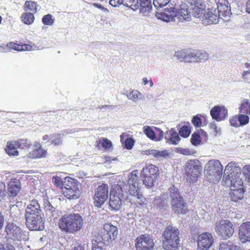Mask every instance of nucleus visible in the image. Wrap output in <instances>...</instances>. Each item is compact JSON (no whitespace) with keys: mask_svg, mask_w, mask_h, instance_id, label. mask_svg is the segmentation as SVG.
<instances>
[{"mask_svg":"<svg viewBox=\"0 0 250 250\" xmlns=\"http://www.w3.org/2000/svg\"><path fill=\"white\" fill-rule=\"evenodd\" d=\"M241 175L240 169L235 163L230 162L226 167L223 182L230 187L231 200L235 202L243 198V182Z\"/></svg>","mask_w":250,"mask_h":250,"instance_id":"f257e3e1","label":"nucleus"},{"mask_svg":"<svg viewBox=\"0 0 250 250\" xmlns=\"http://www.w3.org/2000/svg\"><path fill=\"white\" fill-rule=\"evenodd\" d=\"M59 226L62 231L74 233L83 228V219L79 213L66 214L63 215L60 219Z\"/></svg>","mask_w":250,"mask_h":250,"instance_id":"f03ea898","label":"nucleus"},{"mask_svg":"<svg viewBox=\"0 0 250 250\" xmlns=\"http://www.w3.org/2000/svg\"><path fill=\"white\" fill-rule=\"evenodd\" d=\"M82 185L69 177L64 178L62 191L65 197L69 199H78L82 193Z\"/></svg>","mask_w":250,"mask_h":250,"instance_id":"7ed1b4c3","label":"nucleus"},{"mask_svg":"<svg viewBox=\"0 0 250 250\" xmlns=\"http://www.w3.org/2000/svg\"><path fill=\"white\" fill-rule=\"evenodd\" d=\"M179 231L171 226H167L163 232V248L166 250H175L179 245Z\"/></svg>","mask_w":250,"mask_h":250,"instance_id":"20e7f679","label":"nucleus"},{"mask_svg":"<svg viewBox=\"0 0 250 250\" xmlns=\"http://www.w3.org/2000/svg\"><path fill=\"white\" fill-rule=\"evenodd\" d=\"M223 166L217 160L209 161L205 166V175L210 182H218L222 176Z\"/></svg>","mask_w":250,"mask_h":250,"instance_id":"39448f33","label":"nucleus"},{"mask_svg":"<svg viewBox=\"0 0 250 250\" xmlns=\"http://www.w3.org/2000/svg\"><path fill=\"white\" fill-rule=\"evenodd\" d=\"M169 192L172 211L177 214H186L188 211V208L178 189L173 186L170 188Z\"/></svg>","mask_w":250,"mask_h":250,"instance_id":"423d86ee","label":"nucleus"},{"mask_svg":"<svg viewBox=\"0 0 250 250\" xmlns=\"http://www.w3.org/2000/svg\"><path fill=\"white\" fill-rule=\"evenodd\" d=\"M138 171L134 170L130 173L128 175V191L131 195L137 196V200L136 202L141 205L143 203V201L141 198L143 196L141 194L138 193L139 189V177L138 176Z\"/></svg>","mask_w":250,"mask_h":250,"instance_id":"0eeeda50","label":"nucleus"},{"mask_svg":"<svg viewBox=\"0 0 250 250\" xmlns=\"http://www.w3.org/2000/svg\"><path fill=\"white\" fill-rule=\"evenodd\" d=\"M215 230L217 234L224 239L232 236L234 232L233 224L227 220H222L215 223Z\"/></svg>","mask_w":250,"mask_h":250,"instance_id":"6e6552de","label":"nucleus"},{"mask_svg":"<svg viewBox=\"0 0 250 250\" xmlns=\"http://www.w3.org/2000/svg\"><path fill=\"white\" fill-rule=\"evenodd\" d=\"M159 170L157 167L153 165L145 166L141 171V175L144 178L143 184L147 187L154 186V182L158 175Z\"/></svg>","mask_w":250,"mask_h":250,"instance_id":"1a4fd4ad","label":"nucleus"},{"mask_svg":"<svg viewBox=\"0 0 250 250\" xmlns=\"http://www.w3.org/2000/svg\"><path fill=\"white\" fill-rule=\"evenodd\" d=\"M124 194L122 188L119 185H116L111 191L109 202L112 210H118L122 205Z\"/></svg>","mask_w":250,"mask_h":250,"instance_id":"9d476101","label":"nucleus"},{"mask_svg":"<svg viewBox=\"0 0 250 250\" xmlns=\"http://www.w3.org/2000/svg\"><path fill=\"white\" fill-rule=\"evenodd\" d=\"M26 227L31 230H42L44 228L42 215H25Z\"/></svg>","mask_w":250,"mask_h":250,"instance_id":"9b49d317","label":"nucleus"},{"mask_svg":"<svg viewBox=\"0 0 250 250\" xmlns=\"http://www.w3.org/2000/svg\"><path fill=\"white\" fill-rule=\"evenodd\" d=\"M154 243L152 236L148 234H143L135 240L136 250H153Z\"/></svg>","mask_w":250,"mask_h":250,"instance_id":"f8f14e48","label":"nucleus"},{"mask_svg":"<svg viewBox=\"0 0 250 250\" xmlns=\"http://www.w3.org/2000/svg\"><path fill=\"white\" fill-rule=\"evenodd\" d=\"M108 196V186L103 184L98 187L95 190L94 200V204L97 207H101L106 200Z\"/></svg>","mask_w":250,"mask_h":250,"instance_id":"ddd939ff","label":"nucleus"},{"mask_svg":"<svg viewBox=\"0 0 250 250\" xmlns=\"http://www.w3.org/2000/svg\"><path fill=\"white\" fill-rule=\"evenodd\" d=\"M187 181L189 184L196 182L200 175L199 167L192 162L187 163L185 168Z\"/></svg>","mask_w":250,"mask_h":250,"instance_id":"4468645a","label":"nucleus"},{"mask_svg":"<svg viewBox=\"0 0 250 250\" xmlns=\"http://www.w3.org/2000/svg\"><path fill=\"white\" fill-rule=\"evenodd\" d=\"M211 233L204 232L199 235L197 239L198 250H207L213 243Z\"/></svg>","mask_w":250,"mask_h":250,"instance_id":"2eb2a0df","label":"nucleus"},{"mask_svg":"<svg viewBox=\"0 0 250 250\" xmlns=\"http://www.w3.org/2000/svg\"><path fill=\"white\" fill-rule=\"evenodd\" d=\"M189 5L192 10V15L197 18H204L206 6L203 0H191Z\"/></svg>","mask_w":250,"mask_h":250,"instance_id":"dca6fc26","label":"nucleus"},{"mask_svg":"<svg viewBox=\"0 0 250 250\" xmlns=\"http://www.w3.org/2000/svg\"><path fill=\"white\" fill-rule=\"evenodd\" d=\"M6 232L8 237L14 240L21 241L22 237L21 230L20 227L13 223H9L6 227Z\"/></svg>","mask_w":250,"mask_h":250,"instance_id":"f3484780","label":"nucleus"},{"mask_svg":"<svg viewBox=\"0 0 250 250\" xmlns=\"http://www.w3.org/2000/svg\"><path fill=\"white\" fill-rule=\"evenodd\" d=\"M212 119L217 121L224 120L228 115V110L224 106H215L210 111Z\"/></svg>","mask_w":250,"mask_h":250,"instance_id":"a211bd4d","label":"nucleus"},{"mask_svg":"<svg viewBox=\"0 0 250 250\" xmlns=\"http://www.w3.org/2000/svg\"><path fill=\"white\" fill-rule=\"evenodd\" d=\"M239 237L242 243L250 241V222H247L239 227Z\"/></svg>","mask_w":250,"mask_h":250,"instance_id":"6ab92c4d","label":"nucleus"},{"mask_svg":"<svg viewBox=\"0 0 250 250\" xmlns=\"http://www.w3.org/2000/svg\"><path fill=\"white\" fill-rule=\"evenodd\" d=\"M177 16V10L174 7H170L165 9L164 11L156 15L157 17L166 22H169L174 20Z\"/></svg>","mask_w":250,"mask_h":250,"instance_id":"aec40b11","label":"nucleus"},{"mask_svg":"<svg viewBox=\"0 0 250 250\" xmlns=\"http://www.w3.org/2000/svg\"><path fill=\"white\" fill-rule=\"evenodd\" d=\"M21 189V184L16 179H12L8 184V195L10 197H16Z\"/></svg>","mask_w":250,"mask_h":250,"instance_id":"412c9836","label":"nucleus"},{"mask_svg":"<svg viewBox=\"0 0 250 250\" xmlns=\"http://www.w3.org/2000/svg\"><path fill=\"white\" fill-rule=\"evenodd\" d=\"M43 208L46 217L48 219H52L57 217L58 213L56 207L48 200H44Z\"/></svg>","mask_w":250,"mask_h":250,"instance_id":"4be33fe9","label":"nucleus"},{"mask_svg":"<svg viewBox=\"0 0 250 250\" xmlns=\"http://www.w3.org/2000/svg\"><path fill=\"white\" fill-rule=\"evenodd\" d=\"M189 2L181 4L178 11H177L176 16L180 21L187 20L190 18V12L189 10Z\"/></svg>","mask_w":250,"mask_h":250,"instance_id":"5701e85b","label":"nucleus"},{"mask_svg":"<svg viewBox=\"0 0 250 250\" xmlns=\"http://www.w3.org/2000/svg\"><path fill=\"white\" fill-rule=\"evenodd\" d=\"M42 215L40 205L36 200H32L25 208V215Z\"/></svg>","mask_w":250,"mask_h":250,"instance_id":"b1692460","label":"nucleus"},{"mask_svg":"<svg viewBox=\"0 0 250 250\" xmlns=\"http://www.w3.org/2000/svg\"><path fill=\"white\" fill-rule=\"evenodd\" d=\"M94 237L95 238L92 239V240H96V242L98 243L100 245H107V243L112 241L111 236H109L108 232H106L104 228L103 229L101 230L100 232L95 235Z\"/></svg>","mask_w":250,"mask_h":250,"instance_id":"393cba45","label":"nucleus"},{"mask_svg":"<svg viewBox=\"0 0 250 250\" xmlns=\"http://www.w3.org/2000/svg\"><path fill=\"white\" fill-rule=\"evenodd\" d=\"M216 9L220 18H226V20H228L227 18L229 16L231 11L230 7L227 4L219 2Z\"/></svg>","mask_w":250,"mask_h":250,"instance_id":"a878e982","label":"nucleus"},{"mask_svg":"<svg viewBox=\"0 0 250 250\" xmlns=\"http://www.w3.org/2000/svg\"><path fill=\"white\" fill-rule=\"evenodd\" d=\"M208 12L205 13L204 17L205 19L208 20V23H217L219 21V15L217 13L216 9H208Z\"/></svg>","mask_w":250,"mask_h":250,"instance_id":"bb28decb","label":"nucleus"},{"mask_svg":"<svg viewBox=\"0 0 250 250\" xmlns=\"http://www.w3.org/2000/svg\"><path fill=\"white\" fill-rule=\"evenodd\" d=\"M18 148H19L18 141H9L7 143L5 151L9 155L18 156L19 154L17 150Z\"/></svg>","mask_w":250,"mask_h":250,"instance_id":"cd10ccee","label":"nucleus"},{"mask_svg":"<svg viewBox=\"0 0 250 250\" xmlns=\"http://www.w3.org/2000/svg\"><path fill=\"white\" fill-rule=\"evenodd\" d=\"M9 211L10 215L13 219H16L19 218L21 215V210L18 206L16 205L17 202L13 199L9 200Z\"/></svg>","mask_w":250,"mask_h":250,"instance_id":"c85d7f7f","label":"nucleus"},{"mask_svg":"<svg viewBox=\"0 0 250 250\" xmlns=\"http://www.w3.org/2000/svg\"><path fill=\"white\" fill-rule=\"evenodd\" d=\"M47 154L46 150L41 148V146H40L38 148L29 153L26 156L29 159L41 158L45 157Z\"/></svg>","mask_w":250,"mask_h":250,"instance_id":"c756f323","label":"nucleus"},{"mask_svg":"<svg viewBox=\"0 0 250 250\" xmlns=\"http://www.w3.org/2000/svg\"><path fill=\"white\" fill-rule=\"evenodd\" d=\"M165 139L173 145H177L181 138L176 132H173V129H172L170 131H167L165 133Z\"/></svg>","mask_w":250,"mask_h":250,"instance_id":"7c9ffc66","label":"nucleus"},{"mask_svg":"<svg viewBox=\"0 0 250 250\" xmlns=\"http://www.w3.org/2000/svg\"><path fill=\"white\" fill-rule=\"evenodd\" d=\"M139 5L141 13H149L152 9L151 0H139Z\"/></svg>","mask_w":250,"mask_h":250,"instance_id":"2f4dec72","label":"nucleus"},{"mask_svg":"<svg viewBox=\"0 0 250 250\" xmlns=\"http://www.w3.org/2000/svg\"><path fill=\"white\" fill-rule=\"evenodd\" d=\"M167 195L163 194L155 198L153 204L156 208H162L165 207L167 205Z\"/></svg>","mask_w":250,"mask_h":250,"instance_id":"473e14b6","label":"nucleus"},{"mask_svg":"<svg viewBox=\"0 0 250 250\" xmlns=\"http://www.w3.org/2000/svg\"><path fill=\"white\" fill-rule=\"evenodd\" d=\"M109 236H111V240H114L118 234L117 227L111 224H105L104 226Z\"/></svg>","mask_w":250,"mask_h":250,"instance_id":"72a5a7b5","label":"nucleus"},{"mask_svg":"<svg viewBox=\"0 0 250 250\" xmlns=\"http://www.w3.org/2000/svg\"><path fill=\"white\" fill-rule=\"evenodd\" d=\"M239 109L241 113L250 116V102L248 99L243 100Z\"/></svg>","mask_w":250,"mask_h":250,"instance_id":"f704fd0d","label":"nucleus"},{"mask_svg":"<svg viewBox=\"0 0 250 250\" xmlns=\"http://www.w3.org/2000/svg\"><path fill=\"white\" fill-rule=\"evenodd\" d=\"M127 98L134 102L138 101L142 99V94L138 90H132L126 94Z\"/></svg>","mask_w":250,"mask_h":250,"instance_id":"c9c22d12","label":"nucleus"},{"mask_svg":"<svg viewBox=\"0 0 250 250\" xmlns=\"http://www.w3.org/2000/svg\"><path fill=\"white\" fill-rule=\"evenodd\" d=\"M147 155H152L157 158H164L168 155V153L166 150L158 151L154 149L148 150Z\"/></svg>","mask_w":250,"mask_h":250,"instance_id":"e433bc0d","label":"nucleus"},{"mask_svg":"<svg viewBox=\"0 0 250 250\" xmlns=\"http://www.w3.org/2000/svg\"><path fill=\"white\" fill-rule=\"evenodd\" d=\"M21 21L26 24H32L34 20V17L32 13L26 12L21 17Z\"/></svg>","mask_w":250,"mask_h":250,"instance_id":"4c0bfd02","label":"nucleus"},{"mask_svg":"<svg viewBox=\"0 0 250 250\" xmlns=\"http://www.w3.org/2000/svg\"><path fill=\"white\" fill-rule=\"evenodd\" d=\"M123 5L135 11L139 8V0H123Z\"/></svg>","mask_w":250,"mask_h":250,"instance_id":"58836bf2","label":"nucleus"},{"mask_svg":"<svg viewBox=\"0 0 250 250\" xmlns=\"http://www.w3.org/2000/svg\"><path fill=\"white\" fill-rule=\"evenodd\" d=\"M219 250H239V248L235 245H233L230 241L227 243H221L219 246Z\"/></svg>","mask_w":250,"mask_h":250,"instance_id":"ea45409f","label":"nucleus"},{"mask_svg":"<svg viewBox=\"0 0 250 250\" xmlns=\"http://www.w3.org/2000/svg\"><path fill=\"white\" fill-rule=\"evenodd\" d=\"M144 132L147 137L152 140L156 139V135L155 132L153 130L152 128L149 126H144L143 127Z\"/></svg>","mask_w":250,"mask_h":250,"instance_id":"a19ab883","label":"nucleus"},{"mask_svg":"<svg viewBox=\"0 0 250 250\" xmlns=\"http://www.w3.org/2000/svg\"><path fill=\"white\" fill-rule=\"evenodd\" d=\"M190 126L188 125H184L179 130V133L180 135L183 137H188L190 133Z\"/></svg>","mask_w":250,"mask_h":250,"instance_id":"79ce46f5","label":"nucleus"},{"mask_svg":"<svg viewBox=\"0 0 250 250\" xmlns=\"http://www.w3.org/2000/svg\"><path fill=\"white\" fill-rule=\"evenodd\" d=\"M25 10L35 13L37 11V5L35 2L32 1H26L24 5Z\"/></svg>","mask_w":250,"mask_h":250,"instance_id":"37998d69","label":"nucleus"},{"mask_svg":"<svg viewBox=\"0 0 250 250\" xmlns=\"http://www.w3.org/2000/svg\"><path fill=\"white\" fill-rule=\"evenodd\" d=\"M190 142L191 144L194 146H197L201 144V137L199 133L194 132L192 135L190 139Z\"/></svg>","mask_w":250,"mask_h":250,"instance_id":"c03bdc74","label":"nucleus"},{"mask_svg":"<svg viewBox=\"0 0 250 250\" xmlns=\"http://www.w3.org/2000/svg\"><path fill=\"white\" fill-rule=\"evenodd\" d=\"M18 142L19 148L21 149L28 148L32 146L30 141L27 139H21Z\"/></svg>","mask_w":250,"mask_h":250,"instance_id":"a18cd8bd","label":"nucleus"},{"mask_svg":"<svg viewBox=\"0 0 250 250\" xmlns=\"http://www.w3.org/2000/svg\"><path fill=\"white\" fill-rule=\"evenodd\" d=\"M242 170L246 181L250 184V165H245L242 168Z\"/></svg>","mask_w":250,"mask_h":250,"instance_id":"49530a36","label":"nucleus"},{"mask_svg":"<svg viewBox=\"0 0 250 250\" xmlns=\"http://www.w3.org/2000/svg\"><path fill=\"white\" fill-rule=\"evenodd\" d=\"M209 128L213 132L214 136H216L218 134H220L221 132V129L218 127L215 122H212L209 124Z\"/></svg>","mask_w":250,"mask_h":250,"instance_id":"de8ad7c7","label":"nucleus"},{"mask_svg":"<svg viewBox=\"0 0 250 250\" xmlns=\"http://www.w3.org/2000/svg\"><path fill=\"white\" fill-rule=\"evenodd\" d=\"M171 0H153V4L156 8L162 7L167 5Z\"/></svg>","mask_w":250,"mask_h":250,"instance_id":"09e8293b","label":"nucleus"},{"mask_svg":"<svg viewBox=\"0 0 250 250\" xmlns=\"http://www.w3.org/2000/svg\"><path fill=\"white\" fill-rule=\"evenodd\" d=\"M239 122L240 124V125H243L247 124L249 122V116L245 114H240L238 117Z\"/></svg>","mask_w":250,"mask_h":250,"instance_id":"8fccbe9b","label":"nucleus"},{"mask_svg":"<svg viewBox=\"0 0 250 250\" xmlns=\"http://www.w3.org/2000/svg\"><path fill=\"white\" fill-rule=\"evenodd\" d=\"M186 52L184 50H181L175 52L174 57L180 61H185L186 59Z\"/></svg>","mask_w":250,"mask_h":250,"instance_id":"3c124183","label":"nucleus"},{"mask_svg":"<svg viewBox=\"0 0 250 250\" xmlns=\"http://www.w3.org/2000/svg\"><path fill=\"white\" fill-rule=\"evenodd\" d=\"M54 20L52 18V16L50 14L44 16L42 19V22L45 25H52L54 22Z\"/></svg>","mask_w":250,"mask_h":250,"instance_id":"603ef678","label":"nucleus"},{"mask_svg":"<svg viewBox=\"0 0 250 250\" xmlns=\"http://www.w3.org/2000/svg\"><path fill=\"white\" fill-rule=\"evenodd\" d=\"M199 62L205 61L208 59L209 55L207 52L203 50H199Z\"/></svg>","mask_w":250,"mask_h":250,"instance_id":"864d4df0","label":"nucleus"},{"mask_svg":"<svg viewBox=\"0 0 250 250\" xmlns=\"http://www.w3.org/2000/svg\"><path fill=\"white\" fill-rule=\"evenodd\" d=\"M53 182L57 187L62 186L63 187V181L59 176H54L52 178Z\"/></svg>","mask_w":250,"mask_h":250,"instance_id":"5fc2aeb1","label":"nucleus"},{"mask_svg":"<svg viewBox=\"0 0 250 250\" xmlns=\"http://www.w3.org/2000/svg\"><path fill=\"white\" fill-rule=\"evenodd\" d=\"M102 146L104 149L109 148L112 146V143L107 138H103Z\"/></svg>","mask_w":250,"mask_h":250,"instance_id":"6e6d98bb","label":"nucleus"},{"mask_svg":"<svg viewBox=\"0 0 250 250\" xmlns=\"http://www.w3.org/2000/svg\"><path fill=\"white\" fill-rule=\"evenodd\" d=\"M191 122L195 126L198 127H200L202 124L201 119L197 116H194Z\"/></svg>","mask_w":250,"mask_h":250,"instance_id":"4d7b16f0","label":"nucleus"},{"mask_svg":"<svg viewBox=\"0 0 250 250\" xmlns=\"http://www.w3.org/2000/svg\"><path fill=\"white\" fill-rule=\"evenodd\" d=\"M103 246V245L99 244L96 240H92L91 250H103L102 249Z\"/></svg>","mask_w":250,"mask_h":250,"instance_id":"13d9d810","label":"nucleus"},{"mask_svg":"<svg viewBox=\"0 0 250 250\" xmlns=\"http://www.w3.org/2000/svg\"><path fill=\"white\" fill-rule=\"evenodd\" d=\"M229 122L230 125L233 126L238 127L240 126L238 118L236 116L232 117L230 119Z\"/></svg>","mask_w":250,"mask_h":250,"instance_id":"bf43d9fd","label":"nucleus"},{"mask_svg":"<svg viewBox=\"0 0 250 250\" xmlns=\"http://www.w3.org/2000/svg\"><path fill=\"white\" fill-rule=\"evenodd\" d=\"M134 145V141L130 138H127L125 141V146L127 149H131Z\"/></svg>","mask_w":250,"mask_h":250,"instance_id":"052dcab7","label":"nucleus"},{"mask_svg":"<svg viewBox=\"0 0 250 250\" xmlns=\"http://www.w3.org/2000/svg\"><path fill=\"white\" fill-rule=\"evenodd\" d=\"M193 51H190L188 52H186V62H193Z\"/></svg>","mask_w":250,"mask_h":250,"instance_id":"680f3d73","label":"nucleus"},{"mask_svg":"<svg viewBox=\"0 0 250 250\" xmlns=\"http://www.w3.org/2000/svg\"><path fill=\"white\" fill-rule=\"evenodd\" d=\"M155 129L156 130V133L158 135V137L156 136L155 141H161L163 139L164 137V132L162 130V129L155 127Z\"/></svg>","mask_w":250,"mask_h":250,"instance_id":"e2e57ef3","label":"nucleus"},{"mask_svg":"<svg viewBox=\"0 0 250 250\" xmlns=\"http://www.w3.org/2000/svg\"><path fill=\"white\" fill-rule=\"evenodd\" d=\"M109 3L113 7H119L122 4L123 5V0H110Z\"/></svg>","mask_w":250,"mask_h":250,"instance_id":"0e129e2a","label":"nucleus"},{"mask_svg":"<svg viewBox=\"0 0 250 250\" xmlns=\"http://www.w3.org/2000/svg\"><path fill=\"white\" fill-rule=\"evenodd\" d=\"M62 137L61 134H57L56 135V139H53L51 141L52 144H54L55 145H59L62 144Z\"/></svg>","mask_w":250,"mask_h":250,"instance_id":"69168bd1","label":"nucleus"},{"mask_svg":"<svg viewBox=\"0 0 250 250\" xmlns=\"http://www.w3.org/2000/svg\"><path fill=\"white\" fill-rule=\"evenodd\" d=\"M250 74V70L249 69L246 71H244L242 74V79L243 81L245 82H248L249 81L248 78L247 77V75Z\"/></svg>","mask_w":250,"mask_h":250,"instance_id":"338daca9","label":"nucleus"},{"mask_svg":"<svg viewBox=\"0 0 250 250\" xmlns=\"http://www.w3.org/2000/svg\"><path fill=\"white\" fill-rule=\"evenodd\" d=\"M92 5L95 7L100 9L105 13H108L109 12V10L107 9L104 7L100 3H94L92 4Z\"/></svg>","mask_w":250,"mask_h":250,"instance_id":"774afa93","label":"nucleus"}]
</instances>
